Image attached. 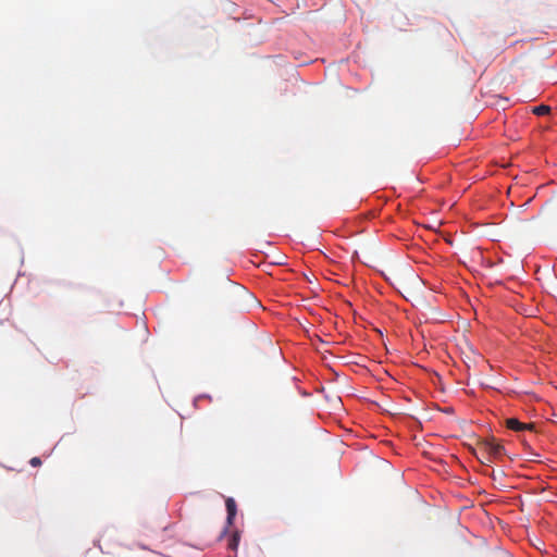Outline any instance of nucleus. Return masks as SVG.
Listing matches in <instances>:
<instances>
[{"mask_svg":"<svg viewBox=\"0 0 557 557\" xmlns=\"http://www.w3.org/2000/svg\"><path fill=\"white\" fill-rule=\"evenodd\" d=\"M225 507H226V511H227L226 527L221 532V534L219 536L220 540L227 533L228 528L231 525H233L236 513H237V506H236V502L234 500V498L227 497L225 499Z\"/></svg>","mask_w":557,"mask_h":557,"instance_id":"1","label":"nucleus"},{"mask_svg":"<svg viewBox=\"0 0 557 557\" xmlns=\"http://www.w3.org/2000/svg\"><path fill=\"white\" fill-rule=\"evenodd\" d=\"M483 448L490 455L488 461H491V458H500L505 455V447L494 440L485 441Z\"/></svg>","mask_w":557,"mask_h":557,"instance_id":"2","label":"nucleus"},{"mask_svg":"<svg viewBox=\"0 0 557 557\" xmlns=\"http://www.w3.org/2000/svg\"><path fill=\"white\" fill-rule=\"evenodd\" d=\"M506 426L509 430L517 431V432L524 431V430H530V431L534 430L533 423H522L516 418L507 419Z\"/></svg>","mask_w":557,"mask_h":557,"instance_id":"3","label":"nucleus"},{"mask_svg":"<svg viewBox=\"0 0 557 557\" xmlns=\"http://www.w3.org/2000/svg\"><path fill=\"white\" fill-rule=\"evenodd\" d=\"M239 541H240V532L236 530L232 533V535L228 539L227 548L230 550L236 552L238 548V545H239Z\"/></svg>","mask_w":557,"mask_h":557,"instance_id":"4","label":"nucleus"},{"mask_svg":"<svg viewBox=\"0 0 557 557\" xmlns=\"http://www.w3.org/2000/svg\"><path fill=\"white\" fill-rule=\"evenodd\" d=\"M549 111H550V108L548 106H545V104H541V106L534 107L532 109V112L535 115H545V114L549 113Z\"/></svg>","mask_w":557,"mask_h":557,"instance_id":"5","label":"nucleus"},{"mask_svg":"<svg viewBox=\"0 0 557 557\" xmlns=\"http://www.w3.org/2000/svg\"><path fill=\"white\" fill-rule=\"evenodd\" d=\"M29 463L33 466V467H38L41 465V460L39 457H33L30 460H29Z\"/></svg>","mask_w":557,"mask_h":557,"instance_id":"6","label":"nucleus"}]
</instances>
